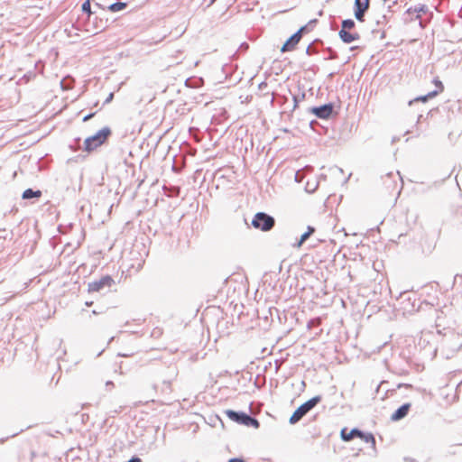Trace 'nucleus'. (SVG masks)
I'll list each match as a JSON object with an SVG mask.
<instances>
[{"instance_id":"nucleus-1","label":"nucleus","mask_w":462,"mask_h":462,"mask_svg":"<svg viewBox=\"0 0 462 462\" xmlns=\"http://www.w3.org/2000/svg\"><path fill=\"white\" fill-rule=\"evenodd\" d=\"M111 129L108 126L103 127L95 134L86 138L84 142V149L87 152H92L102 145L111 135Z\"/></svg>"},{"instance_id":"nucleus-2","label":"nucleus","mask_w":462,"mask_h":462,"mask_svg":"<svg viewBox=\"0 0 462 462\" xmlns=\"http://www.w3.org/2000/svg\"><path fill=\"white\" fill-rule=\"evenodd\" d=\"M321 399L320 395H316L300 405L291 416L289 422L291 424L299 422L309 411L320 402Z\"/></svg>"},{"instance_id":"nucleus-3","label":"nucleus","mask_w":462,"mask_h":462,"mask_svg":"<svg viewBox=\"0 0 462 462\" xmlns=\"http://www.w3.org/2000/svg\"><path fill=\"white\" fill-rule=\"evenodd\" d=\"M251 224L255 229L261 230L263 232H268L274 227L275 219L273 217L265 212H257L254 216Z\"/></svg>"},{"instance_id":"nucleus-4","label":"nucleus","mask_w":462,"mask_h":462,"mask_svg":"<svg viewBox=\"0 0 462 462\" xmlns=\"http://www.w3.org/2000/svg\"><path fill=\"white\" fill-rule=\"evenodd\" d=\"M461 346V343L459 341V337L456 334H451L449 336H446L440 345L441 350L444 353L447 358H449L456 353Z\"/></svg>"},{"instance_id":"nucleus-5","label":"nucleus","mask_w":462,"mask_h":462,"mask_svg":"<svg viewBox=\"0 0 462 462\" xmlns=\"http://www.w3.org/2000/svg\"><path fill=\"white\" fill-rule=\"evenodd\" d=\"M114 284V279L110 275H105L98 280L88 282V290L89 292H107Z\"/></svg>"},{"instance_id":"nucleus-6","label":"nucleus","mask_w":462,"mask_h":462,"mask_svg":"<svg viewBox=\"0 0 462 462\" xmlns=\"http://www.w3.org/2000/svg\"><path fill=\"white\" fill-rule=\"evenodd\" d=\"M309 111L319 119H328L334 111V104L327 103L319 106H312L309 108Z\"/></svg>"},{"instance_id":"nucleus-7","label":"nucleus","mask_w":462,"mask_h":462,"mask_svg":"<svg viewBox=\"0 0 462 462\" xmlns=\"http://www.w3.org/2000/svg\"><path fill=\"white\" fill-rule=\"evenodd\" d=\"M370 6V0H355L354 14L357 21L364 22L365 13Z\"/></svg>"},{"instance_id":"nucleus-8","label":"nucleus","mask_w":462,"mask_h":462,"mask_svg":"<svg viewBox=\"0 0 462 462\" xmlns=\"http://www.w3.org/2000/svg\"><path fill=\"white\" fill-rule=\"evenodd\" d=\"M301 35L300 32H294L282 45L281 48L282 52L291 51L295 49L296 45L300 42L301 39Z\"/></svg>"},{"instance_id":"nucleus-9","label":"nucleus","mask_w":462,"mask_h":462,"mask_svg":"<svg viewBox=\"0 0 462 462\" xmlns=\"http://www.w3.org/2000/svg\"><path fill=\"white\" fill-rule=\"evenodd\" d=\"M411 404L409 402L401 405L391 416L393 421H398L405 418L411 409Z\"/></svg>"},{"instance_id":"nucleus-10","label":"nucleus","mask_w":462,"mask_h":462,"mask_svg":"<svg viewBox=\"0 0 462 462\" xmlns=\"http://www.w3.org/2000/svg\"><path fill=\"white\" fill-rule=\"evenodd\" d=\"M226 416L238 424L244 425L248 413L244 411H236L233 410H226L225 411Z\"/></svg>"},{"instance_id":"nucleus-11","label":"nucleus","mask_w":462,"mask_h":462,"mask_svg":"<svg viewBox=\"0 0 462 462\" xmlns=\"http://www.w3.org/2000/svg\"><path fill=\"white\" fill-rule=\"evenodd\" d=\"M413 13L415 14V20H419V24L421 28L426 26V23L421 20V14H430L432 16V13L430 12L426 5H418L414 6Z\"/></svg>"},{"instance_id":"nucleus-12","label":"nucleus","mask_w":462,"mask_h":462,"mask_svg":"<svg viewBox=\"0 0 462 462\" xmlns=\"http://www.w3.org/2000/svg\"><path fill=\"white\" fill-rule=\"evenodd\" d=\"M338 35L344 43H351L360 39V34L358 32H350L349 31L345 30H340Z\"/></svg>"},{"instance_id":"nucleus-13","label":"nucleus","mask_w":462,"mask_h":462,"mask_svg":"<svg viewBox=\"0 0 462 462\" xmlns=\"http://www.w3.org/2000/svg\"><path fill=\"white\" fill-rule=\"evenodd\" d=\"M360 435H364V431L356 428L352 429L349 432H347V430L345 428L340 432L341 439L344 441H349L355 438H359Z\"/></svg>"},{"instance_id":"nucleus-14","label":"nucleus","mask_w":462,"mask_h":462,"mask_svg":"<svg viewBox=\"0 0 462 462\" xmlns=\"http://www.w3.org/2000/svg\"><path fill=\"white\" fill-rule=\"evenodd\" d=\"M42 193L40 189H32L31 188L26 189L23 194L22 199L25 200L32 199H40L42 197Z\"/></svg>"},{"instance_id":"nucleus-15","label":"nucleus","mask_w":462,"mask_h":462,"mask_svg":"<svg viewBox=\"0 0 462 462\" xmlns=\"http://www.w3.org/2000/svg\"><path fill=\"white\" fill-rule=\"evenodd\" d=\"M438 94H439V91H431L424 96L417 97L414 99L409 101V106H411L413 103L419 102V101L427 102L430 98L436 97Z\"/></svg>"},{"instance_id":"nucleus-16","label":"nucleus","mask_w":462,"mask_h":462,"mask_svg":"<svg viewBox=\"0 0 462 462\" xmlns=\"http://www.w3.org/2000/svg\"><path fill=\"white\" fill-rule=\"evenodd\" d=\"M318 23L317 19L310 20L307 24L301 26L297 32L302 36L304 33L311 32Z\"/></svg>"},{"instance_id":"nucleus-17","label":"nucleus","mask_w":462,"mask_h":462,"mask_svg":"<svg viewBox=\"0 0 462 462\" xmlns=\"http://www.w3.org/2000/svg\"><path fill=\"white\" fill-rule=\"evenodd\" d=\"M126 6H127V3H125V2H116V3L108 5L107 10H109L110 12H113V13H116V12L125 9Z\"/></svg>"},{"instance_id":"nucleus-18","label":"nucleus","mask_w":462,"mask_h":462,"mask_svg":"<svg viewBox=\"0 0 462 462\" xmlns=\"http://www.w3.org/2000/svg\"><path fill=\"white\" fill-rule=\"evenodd\" d=\"M93 23H94L95 30L102 32L106 27L107 20L104 21L101 17L98 18L97 16H96L94 18Z\"/></svg>"},{"instance_id":"nucleus-19","label":"nucleus","mask_w":462,"mask_h":462,"mask_svg":"<svg viewBox=\"0 0 462 462\" xmlns=\"http://www.w3.org/2000/svg\"><path fill=\"white\" fill-rule=\"evenodd\" d=\"M244 425L247 426V427H254L255 429H258L260 427V422L258 421L257 419H255L254 417L248 414Z\"/></svg>"},{"instance_id":"nucleus-20","label":"nucleus","mask_w":462,"mask_h":462,"mask_svg":"<svg viewBox=\"0 0 462 462\" xmlns=\"http://www.w3.org/2000/svg\"><path fill=\"white\" fill-rule=\"evenodd\" d=\"M81 10L83 13L87 14H88V19L91 18V16L96 13V12H93L91 10V4H90V0H86L82 5H81Z\"/></svg>"},{"instance_id":"nucleus-21","label":"nucleus","mask_w":462,"mask_h":462,"mask_svg":"<svg viewBox=\"0 0 462 462\" xmlns=\"http://www.w3.org/2000/svg\"><path fill=\"white\" fill-rule=\"evenodd\" d=\"M317 43L322 44V41L319 39L314 40L306 49V54L312 55L318 52V49L315 47Z\"/></svg>"},{"instance_id":"nucleus-22","label":"nucleus","mask_w":462,"mask_h":462,"mask_svg":"<svg viewBox=\"0 0 462 462\" xmlns=\"http://www.w3.org/2000/svg\"><path fill=\"white\" fill-rule=\"evenodd\" d=\"M356 23L353 19H346L342 21L341 30L350 31L355 28Z\"/></svg>"},{"instance_id":"nucleus-23","label":"nucleus","mask_w":462,"mask_h":462,"mask_svg":"<svg viewBox=\"0 0 462 462\" xmlns=\"http://www.w3.org/2000/svg\"><path fill=\"white\" fill-rule=\"evenodd\" d=\"M359 439L365 443H372L373 446H375V439L372 433L364 432V435H360Z\"/></svg>"},{"instance_id":"nucleus-24","label":"nucleus","mask_w":462,"mask_h":462,"mask_svg":"<svg viewBox=\"0 0 462 462\" xmlns=\"http://www.w3.org/2000/svg\"><path fill=\"white\" fill-rule=\"evenodd\" d=\"M305 93L302 92L300 95H293V109H295L299 103L305 98Z\"/></svg>"},{"instance_id":"nucleus-25","label":"nucleus","mask_w":462,"mask_h":462,"mask_svg":"<svg viewBox=\"0 0 462 462\" xmlns=\"http://www.w3.org/2000/svg\"><path fill=\"white\" fill-rule=\"evenodd\" d=\"M326 51L328 52V57L325 58V60H336L337 59V53L331 47H328Z\"/></svg>"},{"instance_id":"nucleus-26","label":"nucleus","mask_w":462,"mask_h":462,"mask_svg":"<svg viewBox=\"0 0 462 462\" xmlns=\"http://www.w3.org/2000/svg\"><path fill=\"white\" fill-rule=\"evenodd\" d=\"M432 82L437 87V89L435 91H439V93L443 91L444 86L439 78H434Z\"/></svg>"},{"instance_id":"nucleus-27","label":"nucleus","mask_w":462,"mask_h":462,"mask_svg":"<svg viewBox=\"0 0 462 462\" xmlns=\"http://www.w3.org/2000/svg\"><path fill=\"white\" fill-rule=\"evenodd\" d=\"M162 335V329L161 328H155L151 333L152 337L158 338Z\"/></svg>"},{"instance_id":"nucleus-28","label":"nucleus","mask_w":462,"mask_h":462,"mask_svg":"<svg viewBox=\"0 0 462 462\" xmlns=\"http://www.w3.org/2000/svg\"><path fill=\"white\" fill-rule=\"evenodd\" d=\"M310 236V235H308L307 232H304L297 243V246L300 247L301 245Z\"/></svg>"},{"instance_id":"nucleus-29","label":"nucleus","mask_w":462,"mask_h":462,"mask_svg":"<svg viewBox=\"0 0 462 462\" xmlns=\"http://www.w3.org/2000/svg\"><path fill=\"white\" fill-rule=\"evenodd\" d=\"M413 9H414V6H411L410 8H408L405 12V14H409V15H414L415 16V14L413 13ZM414 18L411 17V20H413Z\"/></svg>"},{"instance_id":"nucleus-30","label":"nucleus","mask_w":462,"mask_h":462,"mask_svg":"<svg viewBox=\"0 0 462 462\" xmlns=\"http://www.w3.org/2000/svg\"><path fill=\"white\" fill-rule=\"evenodd\" d=\"M94 115H95V113L88 114L87 116H85L83 117V121H84V122L88 121L90 118H92V117L94 116Z\"/></svg>"},{"instance_id":"nucleus-31","label":"nucleus","mask_w":462,"mask_h":462,"mask_svg":"<svg viewBox=\"0 0 462 462\" xmlns=\"http://www.w3.org/2000/svg\"><path fill=\"white\" fill-rule=\"evenodd\" d=\"M306 232H307L308 235L311 236L315 232V228L313 226H309L307 227V231Z\"/></svg>"},{"instance_id":"nucleus-32","label":"nucleus","mask_w":462,"mask_h":462,"mask_svg":"<svg viewBox=\"0 0 462 462\" xmlns=\"http://www.w3.org/2000/svg\"><path fill=\"white\" fill-rule=\"evenodd\" d=\"M127 462H142V459L138 457H132Z\"/></svg>"},{"instance_id":"nucleus-33","label":"nucleus","mask_w":462,"mask_h":462,"mask_svg":"<svg viewBox=\"0 0 462 462\" xmlns=\"http://www.w3.org/2000/svg\"><path fill=\"white\" fill-rule=\"evenodd\" d=\"M228 462H245L243 458L233 457L228 460Z\"/></svg>"},{"instance_id":"nucleus-34","label":"nucleus","mask_w":462,"mask_h":462,"mask_svg":"<svg viewBox=\"0 0 462 462\" xmlns=\"http://www.w3.org/2000/svg\"><path fill=\"white\" fill-rule=\"evenodd\" d=\"M295 180L297 182H300L301 181V179H300V171H298L296 173H295Z\"/></svg>"},{"instance_id":"nucleus-35","label":"nucleus","mask_w":462,"mask_h":462,"mask_svg":"<svg viewBox=\"0 0 462 462\" xmlns=\"http://www.w3.org/2000/svg\"><path fill=\"white\" fill-rule=\"evenodd\" d=\"M106 386L107 388H109V390H110L111 388H113V387H114V383H113L112 381H107V382L106 383Z\"/></svg>"},{"instance_id":"nucleus-36","label":"nucleus","mask_w":462,"mask_h":462,"mask_svg":"<svg viewBox=\"0 0 462 462\" xmlns=\"http://www.w3.org/2000/svg\"><path fill=\"white\" fill-rule=\"evenodd\" d=\"M403 459L405 462H417L414 458L409 457H405Z\"/></svg>"},{"instance_id":"nucleus-37","label":"nucleus","mask_w":462,"mask_h":462,"mask_svg":"<svg viewBox=\"0 0 462 462\" xmlns=\"http://www.w3.org/2000/svg\"><path fill=\"white\" fill-rule=\"evenodd\" d=\"M113 97H114V94H113V93H110V94H109V96H108V97L106 99L105 103H108V102H110V101L112 100Z\"/></svg>"},{"instance_id":"nucleus-38","label":"nucleus","mask_w":462,"mask_h":462,"mask_svg":"<svg viewBox=\"0 0 462 462\" xmlns=\"http://www.w3.org/2000/svg\"><path fill=\"white\" fill-rule=\"evenodd\" d=\"M316 125H318V122H316V121H311V122H310V127H311L313 130H315L314 126H315Z\"/></svg>"},{"instance_id":"nucleus-39","label":"nucleus","mask_w":462,"mask_h":462,"mask_svg":"<svg viewBox=\"0 0 462 462\" xmlns=\"http://www.w3.org/2000/svg\"><path fill=\"white\" fill-rule=\"evenodd\" d=\"M95 6H97V8H101V9H103V10L105 9V8H104L100 4H98V3H96V4H95Z\"/></svg>"},{"instance_id":"nucleus-40","label":"nucleus","mask_w":462,"mask_h":462,"mask_svg":"<svg viewBox=\"0 0 462 462\" xmlns=\"http://www.w3.org/2000/svg\"><path fill=\"white\" fill-rule=\"evenodd\" d=\"M47 434H48L49 436H51V437H54V436H55V435H54V432H51V431H48V432H47Z\"/></svg>"},{"instance_id":"nucleus-41","label":"nucleus","mask_w":462,"mask_h":462,"mask_svg":"<svg viewBox=\"0 0 462 462\" xmlns=\"http://www.w3.org/2000/svg\"><path fill=\"white\" fill-rule=\"evenodd\" d=\"M92 304H93V301H87V302H86V305H87V306H91Z\"/></svg>"},{"instance_id":"nucleus-42","label":"nucleus","mask_w":462,"mask_h":462,"mask_svg":"<svg viewBox=\"0 0 462 462\" xmlns=\"http://www.w3.org/2000/svg\"><path fill=\"white\" fill-rule=\"evenodd\" d=\"M241 47L245 48L248 47V45L246 43H242Z\"/></svg>"},{"instance_id":"nucleus-43","label":"nucleus","mask_w":462,"mask_h":462,"mask_svg":"<svg viewBox=\"0 0 462 462\" xmlns=\"http://www.w3.org/2000/svg\"><path fill=\"white\" fill-rule=\"evenodd\" d=\"M241 47L245 48L248 47V45L246 43H242Z\"/></svg>"},{"instance_id":"nucleus-44","label":"nucleus","mask_w":462,"mask_h":462,"mask_svg":"<svg viewBox=\"0 0 462 462\" xmlns=\"http://www.w3.org/2000/svg\"><path fill=\"white\" fill-rule=\"evenodd\" d=\"M356 49H357V47H356V46H355V47H351V50H352V51H353V50H356Z\"/></svg>"},{"instance_id":"nucleus-45","label":"nucleus","mask_w":462,"mask_h":462,"mask_svg":"<svg viewBox=\"0 0 462 462\" xmlns=\"http://www.w3.org/2000/svg\"><path fill=\"white\" fill-rule=\"evenodd\" d=\"M216 0H210V5H212Z\"/></svg>"},{"instance_id":"nucleus-46","label":"nucleus","mask_w":462,"mask_h":462,"mask_svg":"<svg viewBox=\"0 0 462 462\" xmlns=\"http://www.w3.org/2000/svg\"><path fill=\"white\" fill-rule=\"evenodd\" d=\"M392 174H393L392 172H389V173L387 174V176H388V177H390V176H392Z\"/></svg>"},{"instance_id":"nucleus-47","label":"nucleus","mask_w":462,"mask_h":462,"mask_svg":"<svg viewBox=\"0 0 462 462\" xmlns=\"http://www.w3.org/2000/svg\"><path fill=\"white\" fill-rule=\"evenodd\" d=\"M92 313L95 315L97 314V312L96 310H93Z\"/></svg>"}]
</instances>
